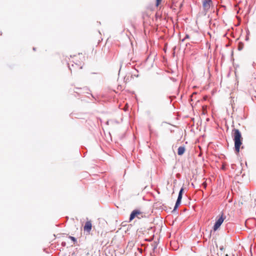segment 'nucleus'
Listing matches in <instances>:
<instances>
[{
	"label": "nucleus",
	"mask_w": 256,
	"mask_h": 256,
	"mask_svg": "<svg viewBox=\"0 0 256 256\" xmlns=\"http://www.w3.org/2000/svg\"><path fill=\"white\" fill-rule=\"evenodd\" d=\"M232 134L233 140L234 142L235 150L236 152H239L242 140L241 133L238 129L234 128L232 130Z\"/></svg>",
	"instance_id": "1"
},
{
	"label": "nucleus",
	"mask_w": 256,
	"mask_h": 256,
	"mask_svg": "<svg viewBox=\"0 0 256 256\" xmlns=\"http://www.w3.org/2000/svg\"><path fill=\"white\" fill-rule=\"evenodd\" d=\"M256 200L252 199V196L250 194H248L242 198V204H247L250 206H255Z\"/></svg>",
	"instance_id": "2"
},
{
	"label": "nucleus",
	"mask_w": 256,
	"mask_h": 256,
	"mask_svg": "<svg viewBox=\"0 0 256 256\" xmlns=\"http://www.w3.org/2000/svg\"><path fill=\"white\" fill-rule=\"evenodd\" d=\"M225 218L224 217L223 214L221 215V216L216 220L214 227L213 230L214 231H216L221 226V224L224 222Z\"/></svg>",
	"instance_id": "3"
},
{
	"label": "nucleus",
	"mask_w": 256,
	"mask_h": 256,
	"mask_svg": "<svg viewBox=\"0 0 256 256\" xmlns=\"http://www.w3.org/2000/svg\"><path fill=\"white\" fill-rule=\"evenodd\" d=\"M142 212L140 210H133L130 215V221L132 220L136 217H137L138 218H140V216H142Z\"/></svg>",
	"instance_id": "4"
},
{
	"label": "nucleus",
	"mask_w": 256,
	"mask_h": 256,
	"mask_svg": "<svg viewBox=\"0 0 256 256\" xmlns=\"http://www.w3.org/2000/svg\"><path fill=\"white\" fill-rule=\"evenodd\" d=\"M212 4V0H204L202 1V6L204 10H208L210 7V4Z\"/></svg>",
	"instance_id": "5"
},
{
	"label": "nucleus",
	"mask_w": 256,
	"mask_h": 256,
	"mask_svg": "<svg viewBox=\"0 0 256 256\" xmlns=\"http://www.w3.org/2000/svg\"><path fill=\"white\" fill-rule=\"evenodd\" d=\"M92 224L90 221H87L84 227V232H86L88 234L92 230Z\"/></svg>",
	"instance_id": "6"
},
{
	"label": "nucleus",
	"mask_w": 256,
	"mask_h": 256,
	"mask_svg": "<svg viewBox=\"0 0 256 256\" xmlns=\"http://www.w3.org/2000/svg\"><path fill=\"white\" fill-rule=\"evenodd\" d=\"M182 193H179V194H178L177 200L176 202V204H175V206H174V210H176L177 208L180 204L181 200H182Z\"/></svg>",
	"instance_id": "7"
},
{
	"label": "nucleus",
	"mask_w": 256,
	"mask_h": 256,
	"mask_svg": "<svg viewBox=\"0 0 256 256\" xmlns=\"http://www.w3.org/2000/svg\"><path fill=\"white\" fill-rule=\"evenodd\" d=\"M185 148L184 146H180L178 148V154L179 155V156H182V155L184 152H185Z\"/></svg>",
	"instance_id": "8"
},
{
	"label": "nucleus",
	"mask_w": 256,
	"mask_h": 256,
	"mask_svg": "<svg viewBox=\"0 0 256 256\" xmlns=\"http://www.w3.org/2000/svg\"><path fill=\"white\" fill-rule=\"evenodd\" d=\"M148 129H149L150 135L154 134L156 136H158V132L155 130H154L153 129H152L150 126H148Z\"/></svg>",
	"instance_id": "9"
},
{
	"label": "nucleus",
	"mask_w": 256,
	"mask_h": 256,
	"mask_svg": "<svg viewBox=\"0 0 256 256\" xmlns=\"http://www.w3.org/2000/svg\"><path fill=\"white\" fill-rule=\"evenodd\" d=\"M69 238L74 242V244H75L76 242V240L74 237L70 236Z\"/></svg>",
	"instance_id": "10"
},
{
	"label": "nucleus",
	"mask_w": 256,
	"mask_h": 256,
	"mask_svg": "<svg viewBox=\"0 0 256 256\" xmlns=\"http://www.w3.org/2000/svg\"><path fill=\"white\" fill-rule=\"evenodd\" d=\"M162 0H156V6H158L161 2Z\"/></svg>",
	"instance_id": "11"
},
{
	"label": "nucleus",
	"mask_w": 256,
	"mask_h": 256,
	"mask_svg": "<svg viewBox=\"0 0 256 256\" xmlns=\"http://www.w3.org/2000/svg\"><path fill=\"white\" fill-rule=\"evenodd\" d=\"M190 38V36L188 34H186L185 38L182 40V41H184L186 39L188 38Z\"/></svg>",
	"instance_id": "12"
},
{
	"label": "nucleus",
	"mask_w": 256,
	"mask_h": 256,
	"mask_svg": "<svg viewBox=\"0 0 256 256\" xmlns=\"http://www.w3.org/2000/svg\"><path fill=\"white\" fill-rule=\"evenodd\" d=\"M184 191V188H182L180 190L179 192H183Z\"/></svg>",
	"instance_id": "13"
},
{
	"label": "nucleus",
	"mask_w": 256,
	"mask_h": 256,
	"mask_svg": "<svg viewBox=\"0 0 256 256\" xmlns=\"http://www.w3.org/2000/svg\"><path fill=\"white\" fill-rule=\"evenodd\" d=\"M76 90H82V88H76Z\"/></svg>",
	"instance_id": "14"
},
{
	"label": "nucleus",
	"mask_w": 256,
	"mask_h": 256,
	"mask_svg": "<svg viewBox=\"0 0 256 256\" xmlns=\"http://www.w3.org/2000/svg\"><path fill=\"white\" fill-rule=\"evenodd\" d=\"M33 50H36V48H33Z\"/></svg>",
	"instance_id": "15"
},
{
	"label": "nucleus",
	"mask_w": 256,
	"mask_h": 256,
	"mask_svg": "<svg viewBox=\"0 0 256 256\" xmlns=\"http://www.w3.org/2000/svg\"><path fill=\"white\" fill-rule=\"evenodd\" d=\"M68 67H69V69H70V70H72L70 67V66H68Z\"/></svg>",
	"instance_id": "16"
},
{
	"label": "nucleus",
	"mask_w": 256,
	"mask_h": 256,
	"mask_svg": "<svg viewBox=\"0 0 256 256\" xmlns=\"http://www.w3.org/2000/svg\"><path fill=\"white\" fill-rule=\"evenodd\" d=\"M226 256H228V255L226 254Z\"/></svg>",
	"instance_id": "17"
}]
</instances>
